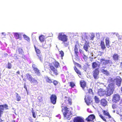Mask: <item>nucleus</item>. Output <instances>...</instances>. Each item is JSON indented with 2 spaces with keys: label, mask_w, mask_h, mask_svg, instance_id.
<instances>
[{
  "label": "nucleus",
  "mask_w": 122,
  "mask_h": 122,
  "mask_svg": "<svg viewBox=\"0 0 122 122\" xmlns=\"http://www.w3.org/2000/svg\"><path fill=\"white\" fill-rule=\"evenodd\" d=\"M100 103L102 106L105 107L107 105V102L106 100H101Z\"/></svg>",
  "instance_id": "18"
},
{
  "label": "nucleus",
  "mask_w": 122,
  "mask_h": 122,
  "mask_svg": "<svg viewBox=\"0 0 122 122\" xmlns=\"http://www.w3.org/2000/svg\"><path fill=\"white\" fill-rule=\"evenodd\" d=\"M32 116L34 118H36V115H35V112L34 111L32 110L33 108H32Z\"/></svg>",
  "instance_id": "43"
},
{
  "label": "nucleus",
  "mask_w": 122,
  "mask_h": 122,
  "mask_svg": "<svg viewBox=\"0 0 122 122\" xmlns=\"http://www.w3.org/2000/svg\"><path fill=\"white\" fill-rule=\"evenodd\" d=\"M114 84L113 83H111L109 84L107 88L106 92V95L107 96H110L112 94L115 89Z\"/></svg>",
  "instance_id": "3"
},
{
  "label": "nucleus",
  "mask_w": 122,
  "mask_h": 122,
  "mask_svg": "<svg viewBox=\"0 0 122 122\" xmlns=\"http://www.w3.org/2000/svg\"><path fill=\"white\" fill-rule=\"evenodd\" d=\"M116 85L118 86H120L121 85L122 81V78L119 76L117 77L115 79Z\"/></svg>",
  "instance_id": "8"
},
{
  "label": "nucleus",
  "mask_w": 122,
  "mask_h": 122,
  "mask_svg": "<svg viewBox=\"0 0 122 122\" xmlns=\"http://www.w3.org/2000/svg\"><path fill=\"white\" fill-rule=\"evenodd\" d=\"M92 67L93 69H96L97 67L99 68L100 67V65L98 64L96 62H93L92 63Z\"/></svg>",
  "instance_id": "17"
},
{
  "label": "nucleus",
  "mask_w": 122,
  "mask_h": 122,
  "mask_svg": "<svg viewBox=\"0 0 122 122\" xmlns=\"http://www.w3.org/2000/svg\"><path fill=\"white\" fill-rule=\"evenodd\" d=\"M91 98H92L87 93L85 96L84 99H90Z\"/></svg>",
  "instance_id": "34"
},
{
  "label": "nucleus",
  "mask_w": 122,
  "mask_h": 122,
  "mask_svg": "<svg viewBox=\"0 0 122 122\" xmlns=\"http://www.w3.org/2000/svg\"><path fill=\"white\" fill-rule=\"evenodd\" d=\"M39 39L41 42H43L44 41L45 38L44 36L41 35L39 37Z\"/></svg>",
  "instance_id": "29"
},
{
  "label": "nucleus",
  "mask_w": 122,
  "mask_h": 122,
  "mask_svg": "<svg viewBox=\"0 0 122 122\" xmlns=\"http://www.w3.org/2000/svg\"><path fill=\"white\" fill-rule=\"evenodd\" d=\"M94 99H98V98L96 96H95L94 97Z\"/></svg>",
  "instance_id": "55"
},
{
  "label": "nucleus",
  "mask_w": 122,
  "mask_h": 122,
  "mask_svg": "<svg viewBox=\"0 0 122 122\" xmlns=\"http://www.w3.org/2000/svg\"><path fill=\"white\" fill-rule=\"evenodd\" d=\"M32 67L35 73L37 75L39 76H40V75L41 73L40 70L36 67H35L34 66H32Z\"/></svg>",
  "instance_id": "15"
},
{
  "label": "nucleus",
  "mask_w": 122,
  "mask_h": 122,
  "mask_svg": "<svg viewBox=\"0 0 122 122\" xmlns=\"http://www.w3.org/2000/svg\"><path fill=\"white\" fill-rule=\"evenodd\" d=\"M119 100H112V102L113 104H116L119 101Z\"/></svg>",
  "instance_id": "37"
},
{
  "label": "nucleus",
  "mask_w": 122,
  "mask_h": 122,
  "mask_svg": "<svg viewBox=\"0 0 122 122\" xmlns=\"http://www.w3.org/2000/svg\"><path fill=\"white\" fill-rule=\"evenodd\" d=\"M115 104H112V107L113 109H115L116 108V106Z\"/></svg>",
  "instance_id": "49"
},
{
  "label": "nucleus",
  "mask_w": 122,
  "mask_h": 122,
  "mask_svg": "<svg viewBox=\"0 0 122 122\" xmlns=\"http://www.w3.org/2000/svg\"><path fill=\"white\" fill-rule=\"evenodd\" d=\"M65 102L67 104H68L70 105L72 104V101L71 100H65Z\"/></svg>",
  "instance_id": "33"
},
{
  "label": "nucleus",
  "mask_w": 122,
  "mask_h": 122,
  "mask_svg": "<svg viewBox=\"0 0 122 122\" xmlns=\"http://www.w3.org/2000/svg\"><path fill=\"white\" fill-rule=\"evenodd\" d=\"M70 86L71 88H73L76 85L74 83L72 82H69Z\"/></svg>",
  "instance_id": "36"
},
{
  "label": "nucleus",
  "mask_w": 122,
  "mask_h": 122,
  "mask_svg": "<svg viewBox=\"0 0 122 122\" xmlns=\"http://www.w3.org/2000/svg\"><path fill=\"white\" fill-rule=\"evenodd\" d=\"M99 100H95V102L96 103H98L100 102Z\"/></svg>",
  "instance_id": "48"
},
{
  "label": "nucleus",
  "mask_w": 122,
  "mask_h": 122,
  "mask_svg": "<svg viewBox=\"0 0 122 122\" xmlns=\"http://www.w3.org/2000/svg\"><path fill=\"white\" fill-rule=\"evenodd\" d=\"M46 68H48L49 67L50 68V70L51 72L50 74L52 76H53V75L52 74L51 71L53 72V74L56 76H57L59 74V72L57 69L52 65V64L46 62L45 63L44 66Z\"/></svg>",
  "instance_id": "2"
},
{
  "label": "nucleus",
  "mask_w": 122,
  "mask_h": 122,
  "mask_svg": "<svg viewBox=\"0 0 122 122\" xmlns=\"http://www.w3.org/2000/svg\"><path fill=\"white\" fill-rule=\"evenodd\" d=\"M85 100L86 103L88 105H90L92 102V100Z\"/></svg>",
  "instance_id": "27"
},
{
  "label": "nucleus",
  "mask_w": 122,
  "mask_h": 122,
  "mask_svg": "<svg viewBox=\"0 0 122 122\" xmlns=\"http://www.w3.org/2000/svg\"><path fill=\"white\" fill-rule=\"evenodd\" d=\"M0 122H3V120H2L1 118H0Z\"/></svg>",
  "instance_id": "57"
},
{
  "label": "nucleus",
  "mask_w": 122,
  "mask_h": 122,
  "mask_svg": "<svg viewBox=\"0 0 122 122\" xmlns=\"http://www.w3.org/2000/svg\"><path fill=\"white\" fill-rule=\"evenodd\" d=\"M101 64L102 65H106L110 63V60H106L103 59H101L100 60Z\"/></svg>",
  "instance_id": "9"
},
{
  "label": "nucleus",
  "mask_w": 122,
  "mask_h": 122,
  "mask_svg": "<svg viewBox=\"0 0 122 122\" xmlns=\"http://www.w3.org/2000/svg\"><path fill=\"white\" fill-rule=\"evenodd\" d=\"M95 36L94 34H92L91 37V40H93L94 37Z\"/></svg>",
  "instance_id": "46"
},
{
  "label": "nucleus",
  "mask_w": 122,
  "mask_h": 122,
  "mask_svg": "<svg viewBox=\"0 0 122 122\" xmlns=\"http://www.w3.org/2000/svg\"><path fill=\"white\" fill-rule=\"evenodd\" d=\"M13 122H15V121L14 120V121H13Z\"/></svg>",
  "instance_id": "63"
},
{
  "label": "nucleus",
  "mask_w": 122,
  "mask_h": 122,
  "mask_svg": "<svg viewBox=\"0 0 122 122\" xmlns=\"http://www.w3.org/2000/svg\"><path fill=\"white\" fill-rule=\"evenodd\" d=\"M119 56L117 54H114L112 56L113 60L115 61H117L119 59Z\"/></svg>",
  "instance_id": "20"
},
{
  "label": "nucleus",
  "mask_w": 122,
  "mask_h": 122,
  "mask_svg": "<svg viewBox=\"0 0 122 122\" xmlns=\"http://www.w3.org/2000/svg\"><path fill=\"white\" fill-rule=\"evenodd\" d=\"M99 68H97L95 69L93 71V75L94 78L95 79H98V76L99 73Z\"/></svg>",
  "instance_id": "6"
},
{
  "label": "nucleus",
  "mask_w": 122,
  "mask_h": 122,
  "mask_svg": "<svg viewBox=\"0 0 122 122\" xmlns=\"http://www.w3.org/2000/svg\"><path fill=\"white\" fill-rule=\"evenodd\" d=\"M99 117H100V118L102 119L104 121L106 122V120L105 118L104 117L102 114H100L99 115Z\"/></svg>",
  "instance_id": "38"
},
{
  "label": "nucleus",
  "mask_w": 122,
  "mask_h": 122,
  "mask_svg": "<svg viewBox=\"0 0 122 122\" xmlns=\"http://www.w3.org/2000/svg\"><path fill=\"white\" fill-rule=\"evenodd\" d=\"M95 117L93 114H91L89 115L88 117L86 119V120L87 122L92 121L93 119H95Z\"/></svg>",
  "instance_id": "11"
},
{
  "label": "nucleus",
  "mask_w": 122,
  "mask_h": 122,
  "mask_svg": "<svg viewBox=\"0 0 122 122\" xmlns=\"http://www.w3.org/2000/svg\"><path fill=\"white\" fill-rule=\"evenodd\" d=\"M120 68L122 69V62L120 63Z\"/></svg>",
  "instance_id": "54"
},
{
  "label": "nucleus",
  "mask_w": 122,
  "mask_h": 122,
  "mask_svg": "<svg viewBox=\"0 0 122 122\" xmlns=\"http://www.w3.org/2000/svg\"><path fill=\"white\" fill-rule=\"evenodd\" d=\"M50 98V99H56L57 97L55 95L52 94L51 95Z\"/></svg>",
  "instance_id": "35"
},
{
  "label": "nucleus",
  "mask_w": 122,
  "mask_h": 122,
  "mask_svg": "<svg viewBox=\"0 0 122 122\" xmlns=\"http://www.w3.org/2000/svg\"><path fill=\"white\" fill-rule=\"evenodd\" d=\"M23 37L25 40H26L28 42L30 41V38L29 37L25 35H23Z\"/></svg>",
  "instance_id": "32"
},
{
  "label": "nucleus",
  "mask_w": 122,
  "mask_h": 122,
  "mask_svg": "<svg viewBox=\"0 0 122 122\" xmlns=\"http://www.w3.org/2000/svg\"><path fill=\"white\" fill-rule=\"evenodd\" d=\"M100 45L101 47V49L102 50H103L106 48L105 45L103 41H101Z\"/></svg>",
  "instance_id": "25"
},
{
  "label": "nucleus",
  "mask_w": 122,
  "mask_h": 122,
  "mask_svg": "<svg viewBox=\"0 0 122 122\" xmlns=\"http://www.w3.org/2000/svg\"><path fill=\"white\" fill-rule=\"evenodd\" d=\"M113 121L114 122H115L114 121Z\"/></svg>",
  "instance_id": "64"
},
{
  "label": "nucleus",
  "mask_w": 122,
  "mask_h": 122,
  "mask_svg": "<svg viewBox=\"0 0 122 122\" xmlns=\"http://www.w3.org/2000/svg\"><path fill=\"white\" fill-rule=\"evenodd\" d=\"M53 64L55 68L56 67V68L58 67L59 66V63L57 61H55L53 63Z\"/></svg>",
  "instance_id": "31"
},
{
  "label": "nucleus",
  "mask_w": 122,
  "mask_h": 122,
  "mask_svg": "<svg viewBox=\"0 0 122 122\" xmlns=\"http://www.w3.org/2000/svg\"><path fill=\"white\" fill-rule=\"evenodd\" d=\"M58 38L59 40L62 42V43L65 46H68V42H67L68 40V37L66 35L64 34L63 33H60L58 36Z\"/></svg>",
  "instance_id": "1"
},
{
  "label": "nucleus",
  "mask_w": 122,
  "mask_h": 122,
  "mask_svg": "<svg viewBox=\"0 0 122 122\" xmlns=\"http://www.w3.org/2000/svg\"><path fill=\"white\" fill-rule=\"evenodd\" d=\"M74 64L76 66L80 68H81V65H80V64H78V63H77L76 62H75L74 63Z\"/></svg>",
  "instance_id": "42"
},
{
  "label": "nucleus",
  "mask_w": 122,
  "mask_h": 122,
  "mask_svg": "<svg viewBox=\"0 0 122 122\" xmlns=\"http://www.w3.org/2000/svg\"><path fill=\"white\" fill-rule=\"evenodd\" d=\"M7 67L9 69H10L12 67L11 64L9 62H8V63Z\"/></svg>",
  "instance_id": "39"
},
{
  "label": "nucleus",
  "mask_w": 122,
  "mask_h": 122,
  "mask_svg": "<svg viewBox=\"0 0 122 122\" xmlns=\"http://www.w3.org/2000/svg\"><path fill=\"white\" fill-rule=\"evenodd\" d=\"M24 88H25V89L27 91V87L26 86V85L25 83L24 84Z\"/></svg>",
  "instance_id": "53"
},
{
  "label": "nucleus",
  "mask_w": 122,
  "mask_h": 122,
  "mask_svg": "<svg viewBox=\"0 0 122 122\" xmlns=\"http://www.w3.org/2000/svg\"><path fill=\"white\" fill-rule=\"evenodd\" d=\"M106 67L103 66L102 67V68H106Z\"/></svg>",
  "instance_id": "59"
},
{
  "label": "nucleus",
  "mask_w": 122,
  "mask_h": 122,
  "mask_svg": "<svg viewBox=\"0 0 122 122\" xmlns=\"http://www.w3.org/2000/svg\"><path fill=\"white\" fill-rule=\"evenodd\" d=\"M20 100H17L18 101H19Z\"/></svg>",
  "instance_id": "62"
},
{
  "label": "nucleus",
  "mask_w": 122,
  "mask_h": 122,
  "mask_svg": "<svg viewBox=\"0 0 122 122\" xmlns=\"http://www.w3.org/2000/svg\"><path fill=\"white\" fill-rule=\"evenodd\" d=\"M6 109H8V106L6 104L4 105H0V117L1 116V115L3 112V111L4 110V108Z\"/></svg>",
  "instance_id": "7"
},
{
  "label": "nucleus",
  "mask_w": 122,
  "mask_h": 122,
  "mask_svg": "<svg viewBox=\"0 0 122 122\" xmlns=\"http://www.w3.org/2000/svg\"><path fill=\"white\" fill-rule=\"evenodd\" d=\"M39 59H41V57H40V56H39Z\"/></svg>",
  "instance_id": "61"
},
{
  "label": "nucleus",
  "mask_w": 122,
  "mask_h": 122,
  "mask_svg": "<svg viewBox=\"0 0 122 122\" xmlns=\"http://www.w3.org/2000/svg\"><path fill=\"white\" fill-rule=\"evenodd\" d=\"M99 53L100 54L99 55L100 56H102V54H103L104 52H102L101 51H99Z\"/></svg>",
  "instance_id": "50"
},
{
  "label": "nucleus",
  "mask_w": 122,
  "mask_h": 122,
  "mask_svg": "<svg viewBox=\"0 0 122 122\" xmlns=\"http://www.w3.org/2000/svg\"><path fill=\"white\" fill-rule=\"evenodd\" d=\"M1 76V73L0 72V79L1 78L0 76Z\"/></svg>",
  "instance_id": "60"
},
{
  "label": "nucleus",
  "mask_w": 122,
  "mask_h": 122,
  "mask_svg": "<svg viewBox=\"0 0 122 122\" xmlns=\"http://www.w3.org/2000/svg\"><path fill=\"white\" fill-rule=\"evenodd\" d=\"M120 95L118 94H116L113 95L112 99H120Z\"/></svg>",
  "instance_id": "21"
},
{
  "label": "nucleus",
  "mask_w": 122,
  "mask_h": 122,
  "mask_svg": "<svg viewBox=\"0 0 122 122\" xmlns=\"http://www.w3.org/2000/svg\"><path fill=\"white\" fill-rule=\"evenodd\" d=\"M27 79L30 81L31 83L33 84L34 85H36L38 84L37 81L33 78L31 75L28 73L26 74Z\"/></svg>",
  "instance_id": "5"
},
{
  "label": "nucleus",
  "mask_w": 122,
  "mask_h": 122,
  "mask_svg": "<svg viewBox=\"0 0 122 122\" xmlns=\"http://www.w3.org/2000/svg\"><path fill=\"white\" fill-rule=\"evenodd\" d=\"M16 73L17 74H20V71H17L16 72Z\"/></svg>",
  "instance_id": "56"
},
{
  "label": "nucleus",
  "mask_w": 122,
  "mask_h": 122,
  "mask_svg": "<svg viewBox=\"0 0 122 122\" xmlns=\"http://www.w3.org/2000/svg\"><path fill=\"white\" fill-rule=\"evenodd\" d=\"M16 98L17 99H20L21 98L18 95L17 93H16Z\"/></svg>",
  "instance_id": "45"
},
{
  "label": "nucleus",
  "mask_w": 122,
  "mask_h": 122,
  "mask_svg": "<svg viewBox=\"0 0 122 122\" xmlns=\"http://www.w3.org/2000/svg\"><path fill=\"white\" fill-rule=\"evenodd\" d=\"M74 51L75 53L77 56H78V51L77 46L76 45L75 46Z\"/></svg>",
  "instance_id": "28"
},
{
  "label": "nucleus",
  "mask_w": 122,
  "mask_h": 122,
  "mask_svg": "<svg viewBox=\"0 0 122 122\" xmlns=\"http://www.w3.org/2000/svg\"><path fill=\"white\" fill-rule=\"evenodd\" d=\"M79 51L81 54L83 53V51L81 49L79 50Z\"/></svg>",
  "instance_id": "51"
},
{
  "label": "nucleus",
  "mask_w": 122,
  "mask_h": 122,
  "mask_svg": "<svg viewBox=\"0 0 122 122\" xmlns=\"http://www.w3.org/2000/svg\"><path fill=\"white\" fill-rule=\"evenodd\" d=\"M34 47L35 48V51L37 54V55L39 56H40L41 52L39 49L36 48L35 46H34Z\"/></svg>",
  "instance_id": "24"
},
{
  "label": "nucleus",
  "mask_w": 122,
  "mask_h": 122,
  "mask_svg": "<svg viewBox=\"0 0 122 122\" xmlns=\"http://www.w3.org/2000/svg\"><path fill=\"white\" fill-rule=\"evenodd\" d=\"M121 90L122 93V87L121 88Z\"/></svg>",
  "instance_id": "58"
},
{
  "label": "nucleus",
  "mask_w": 122,
  "mask_h": 122,
  "mask_svg": "<svg viewBox=\"0 0 122 122\" xmlns=\"http://www.w3.org/2000/svg\"><path fill=\"white\" fill-rule=\"evenodd\" d=\"M73 122H84V120L79 117H77L74 118Z\"/></svg>",
  "instance_id": "10"
},
{
  "label": "nucleus",
  "mask_w": 122,
  "mask_h": 122,
  "mask_svg": "<svg viewBox=\"0 0 122 122\" xmlns=\"http://www.w3.org/2000/svg\"><path fill=\"white\" fill-rule=\"evenodd\" d=\"M80 84L81 86L84 90L86 86V81L83 80H81L80 81Z\"/></svg>",
  "instance_id": "13"
},
{
  "label": "nucleus",
  "mask_w": 122,
  "mask_h": 122,
  "mask_svg": "<svg viewBox=\"0 0 122 122\" xmlns=\"http://www.w3.org/2000/svg\"><path fill=\"white\" fill-rule=\"evenodd\" d=\"M74 69L79 77L81 78V71H80L76 66H75L74 67Z\"/></svg>",
  "instance_id": "16"
},
{
  "label": "nucleus",
  "mask_w": 122,
  "mask_h": 122,
  "mask_svg": "<svg viewBox=\"0 0 122 122\" xmlns=\"http://www.w3.org/2000/svg\"><path fill=\"white\" fill-rule=\"evenodd\" d=\"M89 47V44L87 41H86L83 46V48L86 51H87L88 47Z\"/></svg>",
  "instance_id": "19"
},
{
  "label": "nucleus",
  "mask_w": 122,
  "mask_h": 122,
  "mask_svg": "<svg viewBox=\"0 0 122 122\" xmlns=\"http://www.w3.org/2000/svg\"><path fill=\"white\" fill-rule=\"evenodd\" d=\"M102 72H107V70H105L104 69H102Z\"/></svg>",
  "instance_id": "52"
},
{
  "label": "nucleus",
  "mask_w": 122,
  "mask_h": 122,
  "mask_svg": "<svg viewBox=\"0 0 122 122\" xmlns=\"http://www.w3.org/2000/svg\"><path fill=\"white\" fill-rule=\"evenodd\" d=\"M102 112L103 114L104 115L106 116H108L109 118H110L111 117V116H110L109 112L105 110H103L102 111Z\"/></svg>",
  "instance_id": "26"
},
{
  "label": "nucleus",
  "mask_w": 122,
  "mask_h": 122,
  "mask_svg": "<svg viewBox=\"0 0 122 122\" xmlns=\"http://www.w3.org/2000/svg\"><path fill=\"white\" fill-rule=\"evenodd\" d=\"M46 81L49 83H52V80L48 76H46L45 77Z\"/></svg>",
  "instance_id": "23"
},
{
  "label": "nucleus",
  "mask_w": 122,
  "mask_h": 122,
  "mask_svg": "<svg viewBox=\"0 0 122 122\" xmlns=\"http://www.w3.org/2000/svg\"><path fill=\"white\" fill-rule=\"evenodd\" d=\"M92 89H89L88 90V93H92Z\"/></svg>",
  "instance_id": "47"
},
{
  "label": "nucleus",
  "mask_w": 122,
  "mask_h": 122,
  "mask_svg": "<svg viewBox=\"0 0 122 122\" xmlns=\"http://www.w3.org/2000/svg\"><path fill=\"white\" fill-rule=\"evenodd\" d=\"M52 83L54 85L56 86L58 84V82L56 80H54L53 81H52Z\"/></svg>",
  "instance_id": "41"
},
{
  "label": "nucleus",
  "mask_w": 122,
  "mask_h": 122,
  "mask_svg": "<svg viewBox=\"0 0 122 122\" xmlns=\"http://www.w3.org/2000/svg\"><path fill=\"white\" fill-rule=\"evenodd\" d=\"M98 94L100 96H102L106 95V92L104 90L100 89L98 91Z\"/></svg>",
  "instance_id": "12"
},
{
  "label": "nucleus",
  "mask_w": 122,
  "mask_h": 122,
  "mask_svg": "<svg viewBox=\"0 0 122 122\" xmlns=\"http://www.w3.org/2000/svg\"><path fill=\"white\" fill-rule=\"evenodd\" d=\"M51 102L53 104H55L56 103V100H51Z\"/></svg>",
  "instance_id": "44"
},
{
  "label": "nucleus",
  "mask_w": 122,
  "mask_h": 122,
  "mask_svg": "<svg viewBox=\"0 0 122 122\" xmlns=\"http://www.w3.org/2000/svg\"><path fill=\"white\" fill-rule=\"evenodd\" d=\"M62 111L63 112L64 117H66V118L68 120H70L71 117V112L69 111V108L67 107H65L63 109H62Z\"/></svg>",
  "instance_id": "4"
},
{
  "label": "nucleus",
  "mask_w": 122,
  "mask_h": 122,
  "mask_svg": "<svg viewBox=\"0 0 122 122\" xmlns=\"http://www.w3.org/2000/svg\"><path fill=\"white\" fill-rule=\"evenodd\" d=\"M59 54L61 55V56L62 57L64 55V53L62 51H59Z\"/></svg>",
  "instance_id": "40"
},
{
  "label": "nucleus",
  "mask_w": 122,
  "mask_h": 122,
  "mask_svg": "<svg viewBox=\"0 0 122 122\" xmlns=\"http://www.w3.org/2000/svg\"><path fill=\"white\" fill-rule=\"evenodd\" d=\"M16 52H18V53L20 55H22V57L23 58L25 57V56L23 54L24 52L21 48H18L16 50Z\"/></svg>",
  "instance_id": "14"
},
{
  "label": "nucleus",
  "mask_w": 122,
  "mask_h": 122,
  "mask_svg": "<svg viewBox=\"0 0 122 122\" xmlns=\"http://www.w3.org/2000/svg\"><path fill=\"white\" fill-rule=\"evenodd\" d=\"M20 34L18 32H16L14 33V36L16 39H19L20 37Z\"/></svg>",
  "instance_id": "30"
},
{
  "label": "nucleus",
  "mask_w": 122,
  "mask_h": 122,
  "mask_svg": "<svg viewBox=\"0 0 122 122\" xmlns=\"http://www.w3.org/2000/svg\"><path fill=\"white\" fill-rule=\"evenodd\" d=\"M109 42V38L107 37L105 39V43L106 46L108 48H109L110 47Z\"/></svg>",
  "instance_id": "22"
}]
</instances>
